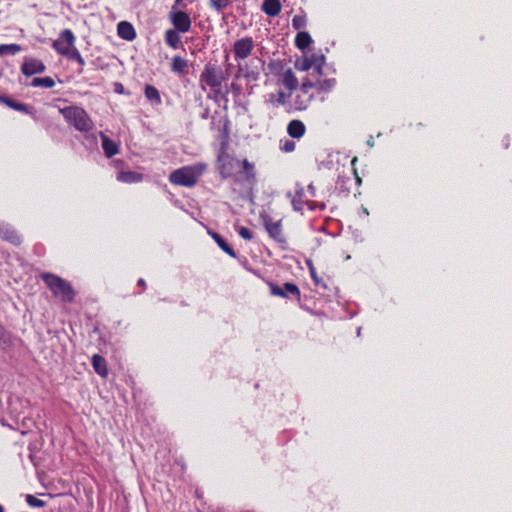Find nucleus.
<instances>
[{
  "label": "nucleus",
  "mask_w": 512,
  "mask_h": 512,
  "mask_svg": "<svg viewBox=\"0 0 512 512\" xmlns=\"http://www.w3.org/2000/svg\"><path fill=\"white\" fill-rule=\"evenodd\" d=\"M216 167L223 179H232L240 186L252 187L257 182L255 164L248 159H237L222 149L216 159Z\"/></svg>",
  "instance_id": "f257e3e1"
},
{
  "label": "nucleus",
  "mask_w": 512,
  "mask_h": 512,
  "mask_svg": "<svg viewBox=\"0 0 512 512\" xmlns=\"http://www.w3.org/2000/svg\"><path fill=\"white\" fill-rule=\"evenodd\" d=\"M207 169L208 165L204 162L180 167L170 173L169 182L173 185L192 188L198 183Z\"/></svg>",
  "instance_id": "f03ea898"
},
{
  "label": "nucleus",
  "mask_w": 512,
  "mask_h": 512,
  "mask_svg": "<svg viewBox=\"0 0 512 512\" xmlns=\"http://www.w3.org/2000/svg\"><path fill=\"white\" fill-rule=\"evenodd\" d=\"M65 121L77 131L88 133L94 129V122L88 113L79 106H67L59 109Z\"/></svg>",
  "instance_id": "7ed1b4c3"
},
{
  "label": "nucleus",
  "mask_w": 512,
  "mask_h": 512,
  "mask_svg": "<svg viewBox=\"0 0 512 512\" xmlns=\"http://www.w3.org/2000/svg\"><path fill=\"white\" fill-rule=\"evenodd\" d=\"M41 279L56 298H60L65 303L73 302L75 291L67 280L52 273L41 274Z\"/></svg>",
  "instance_id": "20e7f679"
},
{
  "label": "nucleus",
  "mask_w": 512,
  "mask_h": 512,
  "mask_svg": "<svg viewBox=\"0 0 512 512\" xmlns=\"http://www.w3.org/2000/svg\"><path fill=\"white\" fill-rule=\"evenodd\" d=\"M311 89V80L304 78L291 103V107L294 111H305L308 109L315 98L314 94L311 93Z\"/></svg>",
  "instance_id": "39448f33"
},
{
  "label": "nucleus",
  "mask_w": 512,
  "mask_h": 512,
  "mask_svg": "<svg viewBox=\"0 0 512 512\" xmlns=\"http://www.w3.org/2000/svg\"><path fill=\"white\" fill-rule=\"evenodd\" d=\"M261 219L269 237L278 243L282 249H287L288 241L284 234L281 220L273 221L268 215L261 216Z\"/></svg>",
  "instance_id": "423d86ee"
},
{
  "label": "nucleus",
  "mask_w": 512,
  "mask_h": 512,
  "mask_svg": "<svg viewBox=\"0 0 512 512\" xmlns=\"http://www.w3.org/2000/svg\"><path fill=\"white\" fill-rule=\"evenodd\" d=\"M223 81L222 70L213 64H206L200 74V84L202 90H206V86L211 88H219Z\"/></svg>",
  "instance_id": "0eeeda50"
},
{
  "label": "nucleus",
  "mask_w": 512,
  "mask_h": 512,
  "mask_svg": "<svg viewBox=\"0 0 512 512\" xmlns=\"http://www.w3.org/2000/svg\"><path fill=\"white\" fill-rule=\"evenodd\" d=\"M268 287L272 296L296 300L298 302L301 300V291L294 283L286 282L281 287L274 282H268Z\"/></svg>",
  "instance_id": "6e6552de"
},
{
  "label": "nucleus",
  "mask_w": 512,
  "mask_h": 512,
  "mask_svg": "<svg viewBox=\"0 0 512 512\" xmlns=\"http://www.w3.org/2000/svg\"><path fill=\"white\" fill-rule=\"evenodd\" d=\"M169 20L173 25V29L181 33H187L191 29L192 20L190 15L185 11L177 10L175 6H173L169 12Z\"/></svg>",
  "instance_id": "1a4fd4ad"
},
{
  "label": "nucleus",
  "mask_w": 512,
  "mask_h": 512,
  "mask_svg": "<svg viewBox=\"0 0 512 512\" xmlns=\"http://www.w3.org/2000/svg\"><path fill=\"white\" fill-rule=\"evenodd\" d=\"M75 35L70 29H64L58 39L52 43L53 49L60 55L67 54V49L71 48L75 44Z\"/></svg>",
  "instance_id": "9d476101"
},
{
  "label": "nucleus",
  "mask_w": 512,
  "mask_h": 512,
  "mask_svg": "<svg viewBox=\"0 0 512 512\" xmlns=\"http://www.w3.org/2000/svg\"><path fill=\"white\" fill-rule=\"evenodd\" d=\"M254 47L253 39L248 36L235 41L233 45L235 60H244L248 58L252 54Z\"/></svg>",
  "instance_id": "9b49d317"
},
{
  "label": "nucleus",
  "mask_w": 512,
  "mask_h": 512,
  "mask_svg": "<svg viewBox=\"0 0 512 512\" xmlns=\"http://www.w3.org/2000/svg\"><path fill=\"white\" fill-rule=\"evenodd\" d=\"M20 70L23 75L30 77L35 74L44 73L46 71V65L37 58L25 57L21 64Z\"/></svg>",
  "instance_id": "f8f14e48"
},
{
  "label": "nucleus",
  "mask_w": 512,
  "mask_h": 512,
  "mask_svg": "<svg viewBox=\"0 0 512 512\" xmlns=\"http://www.w3.org/2000/svg\"><path fill=\"white\" fill-rule=\"evenodd\" d=\"M312 89H315L318 94L330 93L337 85L336 78H322L318 76L315 81L311 80Z\"/></svg>",
  "instance_id": "ddd939ff"
},
{
  "label": "nucleus",
  "mask_w": 512,
  "mask_h": 512,
  "mask_svg": "<svg viewBox=\"0 0 512 512\" xmlns=\"http://www.w3.org/2000/svg\"><path fill=\"white\" fill-rule=\"evenodd\" d=\"M0 238L14 246H19L22 243V237L8 224L0 223Z\"/></svg>",
  "instance_id": "4468645a"
},
{
  "label": "nucleus",
  "mask_w": 512,
  "mask_h": 512,
  "mask_svg": "<svg viewBox=\"0 0 512 512\" xmlns=\"http://www.w3.org/2000/svg\"><path fill=\"white\" fill-rule=\"evenodd\" d=\"M280 82L288 90V96H292L293 91L299 87L298 78L291 68L281 74Z\"/></svg>",
  "instance_id": "2eb2a0df"
},
{
  "label": "nucleus",
  "mask_w": 512,
  "mask_h": 512,
  "mask_svg": "<svg viewBox=\"0 0 512 512\" xmlns=\"http://www.w3.org/2000/svg\"><path fill=\"white\" fill-rule=\"evenodd\" d=\"M118 36L127 41H133L137 37L134 26L127 21H121L117 25Z\"/></svg>",
  "instance_id": "dca6fc26"
},
{
  "label": "nucleus",
  "mask_w": 512,
  "mask_h": 512,
  "mask_svg": "<svg viewBox=\"0 0 512 512\" xmlns=\"http://www.w3.org/2000/svg\"><path fill=\"white\" fill-rule=\"evenodd\" d=\"M287 133L291 138L300 139L306 133V126L303 121L293 119L287 125Z\"/></svg>",
  "instance_id": "f3484780"
},
{
  "label": "nucleus",
  "mask_w": 512,
  "mask_h": 512,
  "mask_svg": "<svg viewBox=\"0 0 512 512\" xmlns=\"http://www.w3.org/2000/svg\"><path fill=\"white\" fill-rule=\"evenodd\" d=\"M91 365L94 371L102 378H106L109 374L107 362L104 357L99 354H94L91 357Z\"/></svg>",
  "instance_id": "a211bd4d"
},
{
  "label": "nucleus",
  "mask_w": 512,
  "mask_h": 512,
  "mask_svg": "<svg viewBox=\"0 0 512 512\" xmlns=\"http://www.w3.org/2000/svg\"><path fill=\"white\" fill-rule=\"evenodd\" d=\"M101 142L102 149L107 158H111L119 153L118 144L103 133H101Z\"/></svg>",
  "instance_id": "6ab92c4d"
},
{
  "label": "nucleus",
  "mask_w": 512,
  "mask_h": 512,
  "mask_svg": "<svg viewBox=\"0 0 512 512\" xmlns=\"http://www.w3.org/2000/svg\"><path fill=\"white\" fill-rule=\"evenodd\" d=\"M116 179L118 182L127 184L139 183L143 180V174L136 171H120Z\"/></svg>",
  "instance_id": "aec40b11"
},
{
  "label": "nucleus",
  "mask_w": 512,
  "mask_h": 512,
  "mask_svg": "<svg viewBox=\"0 0 512 512\" xmlns=\"http://www.w3.org/2000/svg\"><path fill=\"white\" fill-rule=\"evenodd\" d=\"M282 5L280 0H264L262 4V11L270 16L275 17L280 14Z\"/></svg>",
  "instance_id": "412c9836"
},
{
  "label": "nucleus",
  "mask_w": 512,
  "mask_h": 512,
  "mask_svg": "<svg viewBox=\"0 0 512 512\" xmlns=\"http://www.w3.org/2000/svg\"><path fill=\"white\" fill-rule=\"evenodd\" d=\"M180 31L168 29L165 31L164 40L167 46L172 49H178L181 45Z\"/></svg>",
  "instance_id": "4be33fe9"
},
{
  "label": "nucleus",
  "mask_w": 512,
  "mask_h": 512,
  "mask_svg": "<svg viewBox=\"0 0 512 512\" xmlns=\"http://www.w3.org/2000/svg\"><path fill=\"white\" fill-rule=\"evenodd\" d=\"M312 42H313L312 37H311V35L308 32H306V31H299L296 34L295 46L299 50L304 51L305 49H307L312 44Z\"/></svg>",
  "instance_id": "5701e85b"
},
{
  "label": "nucleus",
  "mask_w": 512,
  "mask_h": 512,
  "mask_svg": "<svg viewBox=\"0 0 512 512\" xmlns=\"http://www.w3.org/2000/svg\"><path fill=\"white\" fill-rule=\"evenodd\" d=\"M307 57L313 66V70L317 73L318 76H322V70L325 64V56L321 53H312Z\"/></svg>",
  "instance_id": "b1692460"
},
{
  "label": "nucleus",
  "mask_w": 512,
  "mask_h": 512,
  "mask_svg": "<svg viewBox=\"0 0 512 512\" xmlns=\"http://www.w3.org/2000/svg\"><path fill=\"white\" fill-rule=\"evenodd\" d=\"M211 236L221 250H223L226 254H228L232 258L237 257L236 252L233 250L232 247H230V245L226 242V240L220 234L213 232V233H211Z\"/></svg>",
  "instance_id": "393cba45"
},
{
  "label": "nucleus",
  "mask_w": 512,
  "mask_h": 512,
  "mask_svg": "<svg viewBox=\"0 0 512 512\" xmlns=\"http://www.w3.org/2000/svg\"><path fill=\"white\" fill-rule=\"evenodd\" d=\"M0 103L7 105L9 108L23 112L28 113V105L15 101L10 97H7L5 95H0Z\"/></svg>",
  "instance_id": "a878e982"
},
{
  "label": "nucleus",
  "mask_w": 512,
  "mask_h": 512,
  "mask_svg": "<svg viewBox=\"0 0 512 512\" xmlns=\"http://www.w3.org/2000/svg\"><path fill=\"white\" fill-rule=\"evenodd\" d=\"M144 95L151 103L160 105L162 103L161 95L159 90L150 84H147L144 88Z\"/></svg>",
  "instance_id": "bb28decb"
},
{
  "label": "nucleus",
  "mask_w": 512,
  "mask_h": 512,
  "mask_svg": "<svg viewBox=\"0 0 512 512\" xmlns=\"http://www.w3.org/2000/svg\"><path fill=\"white\" fill-rule=\"evenodd\" d=\"M187 68H188V62L186 59H184L178 55H176L172 58V62H171L172 72L177 73V74H183Z\"/></svg>",
  "instance_id": "cd10ccee"
},
{
  "label": "nucleus",
  "mask_w": 512,
  "mask_h": 512,
  "mask_svg": "<svg viewBox=\"0 0 512 512\" xmlns=\"http://www.w3.org/2000/svg\"><path fill=\"white\" fill-rule=\"evenodd\" d=\"M289 97L290 96H288V93L280 90L277 94L270 93L268 95L267 102L272 105H285Z\"/></svg>",
  "instance_id": "c85d7f7f"
},
{
  "label": "nucleus",
  "mask_w": 512,
  "mask_h": 512,
  "mask_svg": "<svg viewBox=\"0 0 512 512\" xmlns=\"http://www.w3.org/2000/svg\"><path fill=\"white\" fill-rule=\"evenodd\" d=\"M55 84V80L50 76L36 77L31 82L32 87H44L47 89L53 88Z\"/></svg>",
  "instance_id": "c756f323"
},
{
  "label": "nucleus",
  "mask_w": 512,
  "mask_h": 512,
  "mask_svg": "<svg viewBox=\"0 0 512 512\" xmlns=\"http://www.w3.org/2000/svg\"><path fill=\"white\" fill-rule=\"evenodd\" d=\"M22 50L19 44H1L0 45V56L5 54L15 55Z\"/></svg>",
  "instance_id": "7c9ffc66"
},
{
  "label": "nucleus",
  "mask_w": 512,
  "mask_h": 512,
  "mask_svg": "<svg viewBox=\"0 0 512 512\" xmlns=\"http://www.w3.org/2000/svg\"><path fill=\"white\" fill-rule=\"evenodd\" d=\"M231 0H210L209 7L218 12H221L231 5Z\"/></svg>",
  "instance_id": "2f4dec72"
},
{
  "label": "nucleus",
  "mask_w": 512,
  "mask_h": 512,
  "mask_svg": "<svg viewBox=\"0 0 512 512\" xmlns=\"http://www.w3.org/2000/svg\"><path fill=\"white\" fill-rule=\"evenodd\" d=\"M295 68L299 71L306 72V71L313 69V66H312L311 62L309 61L308 57L304 56L303 58L296 60Z\"/></svg>",
  "instance_id": "473e14b6"
},
{
  "label": "nucleus",
  "mask_w": 512,
  "mask_h": 512,
  "mask_svg": "<svg viewBox=\"0 0 512 512\" xmlns=\"http://www.w3.org/2000/svg\"><path fill=\"white\" fill-rule=\"evenodd\" d=\"M27 504L31 507L42 508L46 505V502L35 497L34 495L28 494L25 498Z\"/></svg>",
  "instance_id": "72a5a7b5"
},
{
  "label": "nucleus",
  "mask_w": 512,
  "mask_h": 512,
  "mask_svg": "<svg viewBox=\"0 0 512 512\" xmlns=\"http://www.w3.org/2000/svg\"><path fill=\"white\" fill-rule=\"evenodd\" d=\"M306 26V17L304 15H295L292 19V27L300 30Z\"/></svg>",
  "instance_id": "f704fd0d"
},
{
  "label": "nucleus",
  "mask_w": 512,
  "mask_h": 512,
  "mask_svg": "<svg viewBox=\"0 0 512 512\" xmlns=\"http://www.w3.org/2000/svg\"><path fill=\"white\" fill-rule=\"evenodd\" d=\"M236 231L238 232L239 236L243 238L244 240L250 241L253 239V232L244 226H240L236 228Z\"/></svg>",
  "instance_id": "c9c22d12"
},
{
  "label": "nucleus",
  "mask_w": 512,
  "mask_h": 512,
  "mask_svg": "<svg viewBox=\"0 0 512 512\" xmlns=\"http://www.w3.org/2000/svg\"><path fill=\"white\" fill-rule=\"evenodd\" d=\"M62 56L67 57L71 61H77L82 55L80 54L78 49L75 48V46H73L67 49V54H62Z\"/></svg>",
  "instance_id": "e433bc0d"
},
{
  "label": "nucleus",
  "mask_w": 512,
  "mask_h": 512,
  "mask_svg": "<svg viewBox=\"0 0 512 512\" xmlns=\"http://www.w3.org/2000/svg\"><path fill=\"white\" fill-rule=\"evenodd\" d=\"M357 162H358V157L357 156L353 157L352 160H351V166H352L353 174H354L355 181H356L357 185H361L362 184V179L359 176L357 168H356V163Z\"/></svg>",
  "instance_id": "4c0bfd02"
},
{
  "label": "nucleus",
  "mask_w": 512,
  "mask_h": 512,
  "mask_svg": "<svg viewBox=\"0 0 512 512\" xmlns=\"http://www.w3.org/2000/svg\"><path fill=\"white\" fill-rule=\"evenodd\" d=\"M314 285L318 288H322L324 290L328 289V285L322 277L318 275L312 278Z\"/></svg>",
  "instance_id": "58836bf2"
},
{
  "label": "nucleus",
  "mask_w": 512,
  "mask_h": 512,
  "mask_svg": "<svg viewBox=\"0 0 512 512\" xmlns=\"http://www.w3.org/2000/svg\"><path fill=\"white\" fill-rule=\"evenodd\" d=\"M305 264H306V266H307V268H308V270H309V273H310L311 279H312L313 277H315V276H317V275H318V274H317V272H316V268H315V266H314V264H313V261H312L311 259H307V260L305 261Z\"/></svg>",
  "instance_id": "ea45409f"
},
{
  "label": "nucleus",
  "mask_w": 512,
  "mask_h": 512,
  "mask_svg": "<svg viewBox=\"0 0 512 512\" xmlns=\"http://www.w3.org/2000/svg\"><path fill=\"white\" fill-rule=\"evenodd\" d=\"M284 152H292L295 150V143L291 140H286L282 146Z\"/></svg>",
  "instance_id": "a19ab883"
},
{
  "label": "nucleus",
  "mask_w": 512,
  "mask_h": 512,
  "mask_svg": "<svg viewBox=\"0 0 512 512\" xmlns=\"http://www.w3.org/2000/svg\"><path fill=\"white\" fill-rule=\"evenodd\" d=\"M8 342L6 330L0 325V346H4Z\"/></svg>",
  "instance_id": "79ce46f5"
},
{
  "label": "nucleus",
  "mask_w": 512,
  "mask_h": 512,
  "mask_svg": "<svg viewBox=\"0 0 512 512\" xmlns=\"http://www.w3.org/2000/svg\"><path fill=\"white\" fill-rule=\"evenodd\" d=\"M245 77L247 78H251L252 80H256L257 77H258V73L254 74L253 72H246L245 73Z\"/></svg>",
  "instance_id": "37998d69"
},
{
  "label": "nucleus",
  "mask_w": 512,
  "mask_h": 512,
  "mask_svg": "<svg viewBox=\"0 0 512 512\" xmlns=\"http://www.w3.org/2000/svg\"><path fill=\"white\" fill-rule=\"evenodd\" d=\"M137 285L140 286L141 288L145 289L146 288V282L143 278H140L138 281H137Z\"/></svg>",
  "instance_id": "c03bdc74"
},
{
  "label": "nucleus",
  "mask_w": 512,
  "mask_h": 512,
  "mask_svg": "<svg viewBox=\"0 0 512 512\" xmlns=\"http://www.w3.org/2000/svg\"><path fill=\"white\" fill-rule=\"evenodd\" d=\"M76 62L82 67L85 65V60L82 56Z\"/></svg>",
  "instance_id": "a18cd8bd"
},
{
  "label": "nucleus",
  "mask_w": 512,
  "mask_h": 512,
  "mask_svg": "<svg viewBox=\"0 0 512 512\" xmlns=\"http://www.w3.org/2000/svg\"><path fill=\"white\" fill-rule=\"evenodd\" d=\"M117 86L118 88L116 89V92L121 93L123 90V86L121 84H118Z\"/></svg>",
  "instance_id": "49530a36"
},
{
  "label": "nucleus",
  "mask_w": 512,
  "mask_h": 512,
  "mask_svg": "<svg viewBox=\"0 0 512 512\" xmlns=\"http://www.w3.org/2000/svg\"><path fill=\"white\" fill-rule=\"evenodd\" d=\"M292 203H293V205H294L295 209H300V208L297 206V204H299V201H296V200L294 199V200L292 201Z\"/></svg>",
  "instance_id": "de8ad7c7"
},
{
  "label": "nucleus",
  "mask_w": 512,
  "mask_h": 512,
  "mask_svg": "<svg viewBox=\"0 0 512 512\" xmlns=\"http://www.w3.org/2000/svg\"><path fill=\"white\" fill-rule=\"evenodd\" d=\"M292 203H293V205H294L295 209H300V208L297 206V204H299V201H296V200L294 199V200L292 201Z\"/></svg>",
  "instance_id": "09e8293b"
},
{
  "label": "nucleus",
  "mask_w": 512,
  "mask_h": 512,
  "mask_svg": "<svg viewBox=\"0 0 512 512\" xmlns=\"http://www.w3.org/2000/svg\"><path fill=\"white\" fill-rule=\"evenodd\" d=\"M0 512H5V510L1 504H0Z\"/></svg>",
  "instance_id": "8fccbe9b"
},
{
  "label": "nucleus",
  "mask_w": 512,
  "mask_h": 512,
  "mask_svg": "<svg viewBox=\"0 0 512 512\" xmlns=\"http://www.w3.org/2000/svg\"><path fill=\"white\" fill-rule=\"evenodd\" d=\"M180 0H176V3H179Z\"/></svg>",
  "instance_id": "3c124183"
}]
</instances>
